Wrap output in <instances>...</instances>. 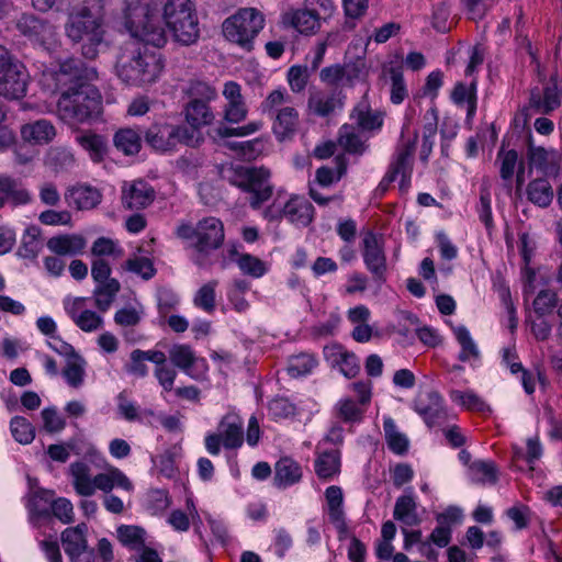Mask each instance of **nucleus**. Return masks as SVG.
<instances>
[{
	"mask_svg": "<svg viewBox=\"0 0 562 562\" xmlns=\"http://www.w3.org/2000/svg\"><path fill=\"white\" fill-rule=\"evenodd\" d=\"M164 67L160 54L128 44L120 48L115 63L117 77L132 87H143L155 82Z\"/></svg>",
	"mask_w": 562,
	"mask_h": 562,
	"instance_id": "f257e3e1",
	"label": "nucleus"
},
{
	"mask_svg": "<svg viewBox=\"0 0 562 562\" xmlns=\"http://www.w3.org/2000/svg\"><path fill=\"white\" fill-rule=\"evenodd\" d=\"M162 22L160 0H140L130 5L125 14V25L132 36L155 47H162L168 41Z\"/></svg>",
	"mask_w": 562,
	"mask_h": 562,
	"instance_id": "f03ea898",
	"label": "nucleus"
},
{
	"mask_svg": "<svg viewBox=\"0 0 562 562\" xmlns=\"http://www.w3.org/2000/svg\"><path fill=\"white\" fill-rule=\"evenodd\" d=\"M161 16L175 42L190 46L200 37L199 18L191 0H160Z\"/></svg>",
	"mask_w": 562,
	"mask_h": 562,
	"instance_id": "7ed1b4c3",
	"label": "nucleus"
},
{
	"mask_svg": "<svg viewBox=\"0 0 562 562\" xmlns=\"http://www.w3.org/2000/svg\"><path fill=\"white\" fill-rule=\"evenodd\" d=\"M66 34L74 43L82 42L81 54L86 59H94L104 42L103 21L93 15L89 8H82L69 18Z\"/></svg>",
	"mask_w": 562,
	"mask_h": 562,
	"instance_id": "20e7f679",
	"label": "nucleus"
},
{
	"mask_svg": "<svg viewBox=\"0 0 562 562\" xmlns=\"http://www.w3.org/2000/svg\"><path fill=\"white\" fill-rule=\"evenodd\" d=\"M101 94L95 87L63 90L57 101L58 116L69 123H83L100 113Z\"/></svg>",
	"mask_w": 562,
	"mask_h": 562,
	"instance_id": "39448f33",
	"label": "nucleus"
},
{
	"mask_svg": "<svg viewBox=\"0 0 562 562\" xmlns=\"http://www.w3.org/2000/svg\"><path fill=\"white\" fill-rule=\"evenodd\" d=\"M271 172L265 167L235 166L228 169L227 180L249 193V205L257 210L273 194Z\"/></svg>",
	"mask_w": 562,
	"mask_h": 562,
	"instance_id": "423d86ee",
	"label": "nucleus"
},
{
	"mask_svg": "<svg viewBox=\"0 0 562 562\" xmlns=\"http://www.w3.org/2000/svg\"><path fill=\"white\" fill-rule=\"evenodd\" d=\"M46 82H53L54 89L77 90L86 87H94L92 82L98 79L94 67L76 57H69L58 64V68H48L43 71Z\"/></svg>",
	"mask_w": 562,
	"mask_h": 562,
	"instance_id": "0eeeda50",
	"label": "nucleus"
},
{
	"mask_svg": "<svg viewBox=\"0 0 562 562\" xmlns=\"http://www.w3.org/2000/svg\"><path fill=\"white\" fill-rule=\"evenodd\" d=\"M29 78L24 65L0 45V97L8 101L23 99L26 95Z\"/></svg>",
	"mask_w": 562,
	"mask_h": 562,
	"instance_id": "6e6552de",
	"label": "nucleus"
},
{
	"mask_svg": "<svg viewBox=\"0 0 562 562\" xmlns=\"http://www.w3.org/2000/svg\"><path fill=\"white\" fill-rule=\"evenodd\" d=\"M263 23V15L258 10L244 8L224 21L223 34L228 41L249 49Z\"/></svg>",
	"mask_w": 562,
	"mask_h": 562,
	"instance_id": "1a4fd4ad",
	"label": "nucleus"
},
{
	"mask_svg": "<svg viewBox=\"0 0 562 562\" xmlns=\"http://www.w3.org/2000/svg\"><path fill=\"white\" fill-rule=\"evenodd\" d=\"M225 238L223 223L213 216L198 222L196 239L192 247L196 252L194 261L198 266L205 265V257L223 245Z\"/></svg>",
	"mask_w": 562,
	"mask_h": 562,
	"instance_id": "9d476101",
	"label": "nucleus"
},
{
	"mask_svg": "<svg viewBox=\"0 0 562 562\" xmlns=\"http://www.w3.org/2000/svg\"><path fill=\"white\" fill-rule=\"evenodd\" d=\"M362 245V256L367 269L372 273L373 279L376 282H384L386 273V257L381 239L373 232H367L363 237Z\"/></svg>",
	"mask_w": 562,
	"mask_h": 562,
	"instance_id": "9b49d317",
	"label": "nucleus"
},
{
	"mask_svg": "<svg viewBox=\"0 0 562 562\" xmlns=\"http://www.w3.org/2000/svg\"><path fill=\"white\" fill-rule=\"evenodd\" d=\"M156 198L154 188L144 180L125 182L122 187L121 202L127 210H142L149 206Z\"/></svg>",
	"mask_w": 562,
	"mask_h": 562,
	"instance_id": "f8f14e48",
	"label": "nucleus"
},
{
	"mask_svg": "<svg viewBox=\"0 0 562 562\" xmlns=\"http://www.w3.org/2000/svg\"><path fill=\"white\" fill-rule=\"evenodd\" d=\"M527 159L529 170H539L546 177H555L560 171L561 155L554 150H547L541 146H535L531 140L528 144Z\"/></svg>",
	"mask_w": 562,
	"mask_h": 562,
	"instance_id": "ddd939ff",
	"label": "nucleus"
},
{
	"mask_svg": "<svg viewBox=\"0 0 562 562\" xmlns=\"http://www.w3.org/2000/svg\"><path fill=\"white\" fill-rule=\"evenodd\" d=\"M415 411L423 417L428 427L441 425L446 420L442 397L436 391L419 395L415 401Z\"/></svg>",
	"mask_w": 562,
	"mask_h": 562,
	"instance_id": "4468645a",
	"label": "nucleus"
},
{
	"mask_svg": "<svg viewBox=\"0 0 562 562\" xmlns=\"http://www.w3.org/2000/svg\"><path fill=\"white\" fill-rule=\"evenodd\" d=\"M417 143V133H415L413 140L407 142L402 148L398 149L396 160L391 165L389 172L379 183V190L385 192L389 186L402 175L403 180L409 178L411 175V158L413 157Z\"/></svg>",
	"mask_w": 562,
	"mask_h": 562,
	"instance_id": "2eb2a0df",
	"label": "nucleus"
},
{
	"mask_svg": "<svg viewBox=\"0 0 562 562\" xmlns=\"http://www.w3.org/2000/svg\"><path fill=\"white\" fill-rule=\"evenodd\" d=\"M561 90L558 87L555 77L541 90L536 87L530 91L529 106L538 113L549 114L561 104Z\"/></svg>",
	"mask_w": 562,
	"mask_h": 562,
	"instance_id": "dca6fc26",
	"label": "nucleus"
},
{
	"mask_svg": "<svg viewBox=\"0 0 562 562\" xmlns=\"http://www.w3.org/2000/svg\"><path fill=\"white\" fill-rule=\"evenodd\" d=\"M360 65L357 63H346L323 68L319 72V78L323 82L330 86H345L352 85L360 77Z\"/></svg>",
	"mask_w": 562,
	"mask_h": 562,
	"instance_id": "f3484780",
	"label": "nucleus"
},
{
	"mask_svg": "<svg viewBox=\"0 0 562 562\" xmlns=\"http://www.w3.org/2000/svg\"><path fill=\"white\" fill-rule=\"evenodd\" d=\"M65 200L77 210H91L102 201V193L94 187L88 184H76L65 192Z\"/></svg>",
	"mask_w": 562,
	"mask_h": 562,
	"instance_id": "a211bd4d",
	"label": "nucleus"
},
{
	"mask_svg": "<svg viewBox=\"0 0 562 562\" xmlns=\"http://www.w3.org/2000/svg\"><path fill=\"white\" fill-rule=\"evenodd\" d=\"M145 143L157 151L175 149L173 125L154 123L144 132Z\"/></svg>",
	"mask_w": 562,
	"mask_h": 562,
	"instance_id": "6ab92c4d",
	"label": "nucleus"
},
{
	"mask_svg": "<svg viewBox=\"0 0 562 562\" xmlns=\"http://www.w3.org/2000/svg\"><path fill=\"white\" fill-rule=\"evenodd\" d=\"M0 194L3 206L7 203L13 206L25 205L32 201L31 192L22 182L9 176H0Z\"/></svg>",
	"mask_w": 562,
	"mask_h": 562,
	"instance_id": "aec40b11",
	"label": "nucleus"
},
{
	"mask_svg": "<svg viewBox=\"0 0 562 562\" xmlns=\"http://www.w3.org/2000/svg\"><path fill=\"white\" fill-rule=\"evenodd\" d=\"M16 27L25 36L41 42L49 40L55 33V27L48 21L33 14H23L19 19Z\"/></svg>",
	"mask_w": 562,
	"mask_h": 562,
	"instance_id": "412c9836",
	"label": "nucleus"
},
{
	"mask_svg": "<svg viewBox=\"0 0 562 562\" xmlns=\"http://www.w3.org/2000/svg\"><path fill=\"white\" fill-rule=\"evenodd\" d=\"M341 106L342 100L337 92L326 93L324 91H311L307 101L308 110L321 117L333 114L336 109H340Z\"/></svg>",
	"mask_w": 562,
	"mask_h": 562,
	"instance_id": "4be33fe9",
	"label": "nucleus"
},
{
	"mask_svg": "<svg viewBox=\"0 0 562 562\" xmlns=\"http://www.w3.org/2000/svg\"><path fill=\"white\" fill-rule=\"evenodd\" d=\"M86 239L77 234L53 236L47 240V248L57 256H75L86 247Z\"/></svg>",
	"mask_w": 562,
	"mask_h": 562,
	"instance_id": "5701e85b",
	"label": "nucleus"
},
{
	"mask_svg": "<svg viewBox=\"0 0 562 562\" xmlns=\"http://www.w3.org/2000/svg\"><path fill=\"white\" fill-rule=\"evenodd\" d=\"M299 126V113L292 106H284L278 111L272 125L276 137L283 142L295 134Z\"/></svg>",
	"mask_w": 562,
	"mask_h": 562,
	"instance_id": "b1692460",
	"label": "nucleus"
},
{
	"mask_svg": "<svg viewBox=\"0 0 562 562\" xmlns=\"http://www.w3.org/2000/svg\"><path fill=\"white\" fill-rule=\"evenodd\" d=\"M282 215L293 224L307 226L313 221L314 206L306 200L292 198L285 203Z\"/></svg>",
	"mask_w": 562,
	"mask_h": 562,
	"instance_id": "393cba45",
	"label": "nucleus"
},
{
	"mask_svg": "<svg viewBox=\"0 0 562 562\" xmlns=\"http://www.w3.org/2000/svg\"><path fill=\"white\" fill-rule=\"evenodd\" d=\"M223 445L227 449H235L243 443V422L235 414H227L220 423Z\"/></svg>",
	"mask_w": 562,
	"mask_h": 562,
	"instance_id": "a878e982",
	"label": "nucleus"
},
{
	"mask_svg": "<svg viewBox=\"0 0 562 562\" xmlns=\"http://www.w3.org/2000/svg\"><path fill=\"white\" fill-rule=\"evenodd\" d=\"M131 491L133 485L128 477L117 468H111L106 473H99L93 477V493L100 490L105 494L110 493L114 486Z\"/></svg>",
	"mask_w": 562,
	"mask_h": 562,
	"instance_id": "bb28decb",
	"label": "nucleus"
},
{
	"mask_svg": "<svg viewBox=\"0 0 562 562\" xmlns=\"http://www.w3.org/2000/svg\"><path fill=\"white\" fill-rule=\"evenodd\" d=\"M55 135V127L46 120H40L21 127L22 138L32 144H46L50 142Z\"/></svg>",
	"mask_w": 562,
	"mask_h": 562,
	"instance_id": "cd10ccee",
	"label": "nucleus"
},
{
	"mask_svg": "<svg viewBox=\"0 0 562 562\" xmlns=\"http://www.w3.org/2000/svg\"><path fill=\"white\" fill-rule=\"evenodd\" d=\"M67 352L66 367L63 370V375L67 383L72 387H78L83 382L85 376V359L79 356L72 346L65 347Z\"/></svg>",
	"mask_w": 562,
	"mask_h": 562,
	"instance_id": "c85d7f7f",
	"label": "nucleus"
},
{
	"mask_svg": "<svg viewBox=\"0 0 562 562\" xmlns=\"http://www.w3.org/2000/svg\"><path fill=\"white\" fill-rule=\"evenodd\" d=\"M302 477V469L291 458H281L276 463L274 484L278 487H285L297 483Z\"/></svg>",
	"mask_w": 562,
	"mask_h": 562,
	"instance_id": "c756f323",
	"label": "nucleus"
},
{
	"mask_svg": "<svg viewBox=\"0 0 562 562\" xmlns=\"http://www.w3.org/2000/svg\"><path fill=\"white\" fill-rule=\"evenodd\" d=\"M416 502L412 495H403L396 499L393 517L403 524L402 527H413L420 524L416 510Z\"/></svg>",
	"mask_w": 562,
	"mask_h": 562,
	"instance_id": "7c9ffc66",
	"label": "nucleus"
},
{
	"mask_svg": "<svg viewBox=\"0 0 562 562\" xmlns=\"http://www.w3.org/2000/svg\"><path fill=\"white\" fill-rule=\"evenodd\" d=\"M325 353L327 357L333 358V363L339 366L340 372L346 378L352 379L359 373L360 367L353 353L342 351V348L339 346L325 348Z\"/></svg>",
	"mask_w": 562,
	"mask_h": 562,
	"instance_id": "2f4dec72",
	"label": "nucleus"
},
{
	"mask_svg": "<svg viewBox=\"0 0 562 562\" xmlns=\"http://www.w3.org/2000/svg\"><path fill=\"white\" fill-rule=\"evenodd\" d=\"M54 502V493L48 490L38 488L34 491L27 502L31 518H48Z\"/></svg>",
	"mask_w": 562,
	"mask_h": 562,
	"instance_id": "473e14b6",
	"label": "nucleus"
},
{
	"mask_svg": "<svg viewBox=\"0 0 562 562\" xmlns=\"http://www.w3.org/2000/svg\"><path fill=\"white\" fill-rule=\"evenodd\" d=\"M350 117L356 121L358 127L363 131L378 130L383 124V117L380 112L372 111L366 101H361L352 110Z\"/></svg>",
	"mask_w": 562,
	"mask_h": 562,
	"instance_id": "72a5a7b5",
	"label": "nucleus"
},
{
	"mask_svg": "<svg viewBox=\"0 0 562 562\" xmlns=\"http://www.w3.org/2000/svg\"><path fill=\"white\" fill-rule=\"evenodd\" d=\"M186 121L193 128H201L213 123L215 116L209 103L188 102L186 108Z\"/></svg>",
	"mask_w": 562,
	"mask_h": 562,
	"instance_id": "f704fd0d",
	"label": "nucleus"
},
{
	"mask_svg": "<svg viewBox=\"0 0 562 562\" xmlns=\"http://www.w3.org/2000/svg\"><path fill=\"white\" fill-rule=\"evenodd\" d=\"M87 531L88 527L82 522L76 527L66 528L61 532V542L67 555H72L75 552L88 547Z\"/></svg>",
	"mask_w": 562,
	"mask_h": 562,
	"instance_id": "c9c22d12",
	"label": "nucleus"
},
{
	"mask_svg": "<svg viewBox=\"0 0 562 562\" xmlns=\"http://www.w3.org/2000/svg\"><path fill=\"white\" fill-rule=\"evenodd\" d=\"M69 471L75 491L81 496L93 495V479L91 477L90 467L85 462H74L70 464Z\"/></svg>",
	"mask_w": 562,
	"mask_h": 562,
	"instance_id": "e433bc0d",
	"label": "nucleus"
},
{
	"mask_svg": "<svg viewBox=\"0 0 562 562\" xmlns=\"http://www.w3.org/2000/svg\"><path fill=\"white\" fill-rule=\"evenodd\" d=\"M119 541L133 551H140L145 547L146 531L134 525H121L116 529Z\"/></svg>",
	"mask_w": 562,
	"mask_h": 562,
	"instance_id": "4c0bfd02",
	"label": "nucleus"
},
{
	"mask_svg": "<svg viewBox=\"0 0 562 562\" xmlns=\"http://www.w3.org/2000/svg\"><path fill=\"white\" fill-rule=\"evenodd\" d=\"M114 146L125 155L138 154L142 148L140 134L130 127L119 130L113 137Z\"/></svg>",
	"mask_w": 562,
	"mask_h": 562,
	"instance_id": "58836bf2",
	"label": "nucleus"
},
{
	"mask_svg": "<svg viewBox=\"0 0 562 562\" xmlns=\"http://www.w3.org/2000/svg\"><path fill=\"white\" fill-rule=\"evenodd\" d=\"M120 290L121 284L116 279L100 283L93 291L95 307L100 312L108 311Z\"/></svg>",
	"mask_w": 562,
	"mask_h": 562,
	"instance_id": "ea45409f",
	"label": "nucleus"
},
{
	"mask_svg": "<svg viewBox=\"0 0 562 562\" xmlns=\"http://www.w3.org/2000/svg\"><path fill=\"white\" fill-rule=\"evenodd\" d=\"M527 195L533 204L546 207L553 199V190L547 179L539 178L528 184Z\"/></svg>",
	"mask_w": 562,
	"mask_h": 562,
	"instance_id": "a19ab883",
	"label": "nucleus"
},
{
	"mask_svg": "<svg viewBox=\"0 0 562 562\" xmlns=\"http://www.w3.org/2000/svg\"><path fill=\"white\" fill-rule=\"evenodd\" d=\"M340 454L338 450L325 451L315 460V472L319 479H329L339 472Z\"/></svg>",
	"mask_w": 562,
	"mask_h": 562,
	"instance_id": "79ce46f5",
	"label": "nucleus"
},
{
	"mask_svg": "<svg viewBox=\"0 0 562 562\" xmlns=\"http://www.w3.org/2000/svg\"><path fill=\"white\" fill-rule=\"evenodd\" d=\"M425 120L427 121L423 128V144L420 148V159L423 161H427L429 155L431 154L434 140L437 133V124H438V117H437V110L430 109L427 111L425 115Z\"/></svg>",
	"mask_w": 562,
	"mask_h": 562,
	"instance_id": "37998d69",
	"label": "nucleus"
},
{
	"mask_svg": "<svg viewBox=\"0 0 562 562\" xmlns=\"http://www.w3.org/2000/svg\"><path fill=\"white\" fill-rule=\"evenodd\" d=\"M338 143L349 154L362 155L367 149L366 143L355 133V127L350 124H344L340 127Z\"/></svg>",
	"mask_w": 562,
	"mask_h": 562,
	"instance_id": "c03bdc74",
	"label": "nucleus"
},
{
	"mask_svg": "<svg viewBox=\"0 0 562 562\" xmlns=\"http://www.w3.org/2000/svg\"><path fill=\"white\" fill-rule=\"evenodd\" d=\"M292 25L304 34L314 33L319 27V16L315 10H296L291 20Z\"/></svg>",
	"mask_w": 562,
	"mask_h": 562,
	"instance_id": "a18cd8bd",
	"label": "nucleus"
},
{
	"mask_svg": "<svg viewBox=\"0 0 562 562\" xmlns=\"http://www.w3.org/2000/svg\"><path fill=\"white\" fill-rule=\"evenodd\" d=\"M41 229L37 226H30L25 229L18 256L25 259H35L40 252Z\"/></svg>",
	"mask_w": 562,
	"mask_h": 562,
	"instance_id": "49530a36",
	"label": "nucleus"
},
{
	"mask_svg": "<svg viewBox=\"0 0 562 562\" xmlns=\"http://www.w3.org/2000/svg\"><path fill=\"white\" fill-rule=\"evenodd\" d=\"M383 429L390 450L396 454L406 453L408 449V440L405 435L397 431L393 419L386 418L383 423Z\"/></svg>",
	"mask_w": 562,
	"mask_h": 562,
	"instance_id": "de8ad7c7",
	"label": "nucleus"
},
{
	"mask_svg": "<svg viewBox=\"0 0 562 562\" xmlns=\"http://www.w3.org/2000/svg\"><path fill=\"white\" fill-rule=\"evenodd\" d=\"M470 471L473 474V480L480 483L495 484L498 480L497 467L491 461H474L470 464Z\"/></svg>",
	"mask_w": 562,
	"mask_h": 562,
	"instance_id": "09e8293b",
	"label": "nucleus"
},
{
	"mask_svg": "<svg viewBox=\"0 0 562 562\" xmlns=\"http://www.w3.org/2000/svg\"><path fill=\"white\" fill-rule=\"evenodd\" d=\"M169 359L173 366L189 372L195 362V355L188 345H173L169 350Z\"/></svg>",
	"mask_w": 562,
	"mask_h": 562,
	"instance_id": "8fccbe9b",
	"label": "nucleus"
},
{
	"mask_svg": "<svg viewBox=\"0 0 562 562\" xmlns=\"http://www.w3.org/2000/svg\"><path fill=\"white\" fill-rule=\"evenodd\" d=\"M454 335L458 342L461 345L462 350L459 355V360L462 362L468 361L470 358L479 359L480 351L473 341L469 330L464 326L454 328Z\"/></svg>",
	"mask_w": 562,
	"mask_h": 562,
	"instance_id": "3c124183",
	"label": "nucleus"
},
{
	"mask_svg": "<svg viewBox=\"0 0 562 562\" xmlns=\"http://www.w3.org/2000/svg\"><path fill=\"white\" fill-rule=\"evenodd\" d=\"M336 169L329 167H321L316 170V181L323 187H328L335 181L340 180L347 170L345 158L341 156L336 157Z\"/></svg>",
	"mask_w": 562,
	"mask_h": 562,
	"instance_id": "603ef678",
	"label": "nucleus"
},
{
	"mask_svg": "<svg viewBox=\"0 0 562 562\" xmlns=\"http://www.w3.org/2000/svg\"><path fill=\"white\" fill-rule=\"evenodd\" d=\"M10 429L14 439L22 445L31 443L35 437V429L24 417L15 416L11 419Z\"/></svg>",
	"mask_w": 562,
	"mask_h": 562,
	"instance_id": "864d4df0",
	"label": "nucleus"
},
{
	"mask_svg": "<svg viewBox=\"0 0 562 562\" xmlns=\"http://www.w3.org/2000/svg\"><path fill=\"white\" fill-rule=\"evenodd\" d=\"M187 94L189 97V102L209 103L216 98L217 92L215 88L209 83L200 80H193L188 87Z\"/></svg>",
	"mask_w": 562,
	"mask_h": 562,
	"instance_id": "5fc2aeb1",
	"label": "nucleus"
},
{
	"mask_svg": "<svg viewBox=\"0 0 562 562\" xmlns=\"http://www.w3.org/2000/svg\"><path fill=\"white\" fill-rule=\"evenodd\" d=\"M225 147L236 153L244 159H255L262 150V143L259 138L246 142H226Z\"/></svg>",
	"mask_w": 562,
	"mask_h": 562,
	"instance_id": "6e6d98bb",
	"label": "nucleus"
},
{
	"mask_svg": "<svg viewBox=\"0 0 562 562\" xmlns=\"http://www.w3.org/2000/svg\"><path fill=\"white\" fill-rule=\"evenodd\" d=\"M262 127L261 122H250L246 125L239 127H228L221 123L217 127L213 130L214 138L218 137L221 139L238 136L244 137L250 134L258 132Z\"/></svg>",
	"mask_w": 562,
	"mask_h": 562,
	"instance_id": "4d7b16f0",
	"label": "nucleus"
},
{
	"mask_svg": "<svg viewBox=\"0 0 562 562\" xmlns=\"http://www.w3.org/2000/svg\"><path fill=\"white\" fill-rule=\"evenodd\" d=\"M311 71L307 66L294 65L288 71V82L294 93L304 91L308 83Z\"/></svg>",
	"mask_w": 562,
	"mask_h": 562,
	"instance_id": "13d9d810",
	"label": "nucleus"
},
{
	"mask_svg": "<svg viewBox=\"0 0 562 562\" xmlns=\"http://www.w3.org/2000/svg\"><path fill=\"white\" fill-rule=\"evenodd\" d=\"M237 265L245 274L252 278H260L267 271L266 263L261 259L249 254L240 255L237 259Z\"/></svg>",
	"mask_w": 562,
	"mask_h": 562,
	"instance_id": "bf43d9fd",
	"label": "nucleus"
},
{
	"mask_svg": "<svg viewBox=\"0 0 562 562\" xmlns=\"http://www.w3.org/2000/svg\"><path fill=\"white\" fill-rule=\"evenodd\" d=\"M501 161L499 175L503 180H510L518 162V153L515 149L505 150L504 146L497 154Z\"/></svg>",
	"mask_w": 562,
	"mask_h": 562,
	"instance_id": "052dcab7",
	"label": "nucleus"
},
{
	"mask_svg": "<svg viewBox=\"0 0 562 562\" xmlns=\"http://www.w3.org/2000/svg\"><path fill=\"white\" fill-rule=\"evenodd\" d=\"M328 504V514L330 520H341L342 510V491L339 486H329L325 492Z\"/></svg>",
	"mask_w": 562,
	"mask_h": 562,
	"instance_id": "680f3d73",
	"label": "nucleus"
},
{
	"mask_svg": "<svg viewBox=\"0 0 562 562\" xmlns=\"http://www.w3.org/2000/svg\"><path fill=\"white\" fill-rule=\"evenodd\" d=\"M558 296L550 290H541L533 300V310L538 316L551 314L557 306Z\"/></svg>",
	"mask_w": 562,
	"mask_h": 562,
	"instance_id": "e2e57ef3",
	"label": "nucleus"
},
{
	"mask_svg": "<svg viewBox=\"0 0 562 562\" xmlns=\"http://www.w3.org/2000/svg\"><path fill=\"white\" fill-rule=\"evenodd\" d=\"M215 285L216 281L204 284L199 289L194 297V304L207 313L213 312L215 308Z\"/></svg>",
	"mask_w": 562,
	"mask_h": 562,
	"instance_id": "0e129e2a",
	"label": "nucleus"
},
{
	"mask_svg": "<svg viewBox=\"0 0 562 562\" xmlns=\"http://www.w3.org/2000/svg\"><path fill=\"white\" fill-rule=\"evenodd\" d=\"M200 128H193L190 126L173 125L175 135V148L178 144H186L191 147H196L202 140Z\"/></svg>",
	"mask_w": 562,
	"mask_h": 562,
	"instance_id": "69168bd1",
	"label": "nucleus"
},
{
	"mask_svg": "<svg viewBox=\"0 0 562 562\" xmlns=\"http://www.w3.org/2000/svg\"><path fill=\"white\" fill-rule=\"evenodd\" d=\"M71 317L75 324L83 331L97 330L103 324L102 317L90 310H85L79 315L71 313Z\"/></svg>",
	"mask_w": 562,
	"mask_h": 562,
	"instance_id": "338daca9",
	"label": "nucleus"
},
{
	"mask_svg": "<svg viewBox=\"0 0 562 562\" xmlns=\"http://www.w3.org/2000/svg\"><path fill=\"white\" fill-rule=\"evenodd\" d=\"M77 139L85 149L91 153L94 160L101 159L105 153V142L101 136L97 134L81 135Z\"/></svg>",
	"mask_w": 562,
	"mask_h": 562,
	"instance_id": "774afa93",
	"label": "nucleus"
}]
</instances>
